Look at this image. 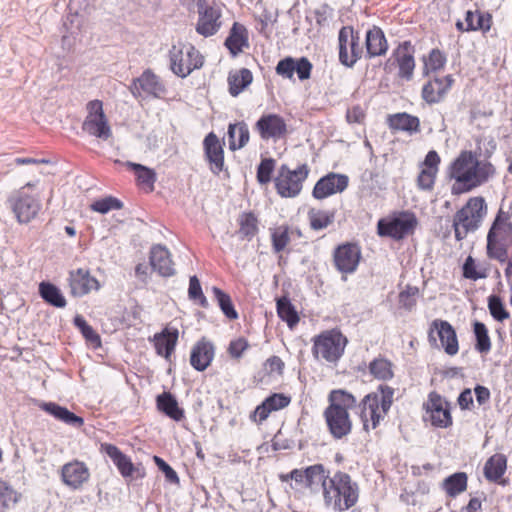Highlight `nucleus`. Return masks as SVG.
I'll list each match as a JSON object with an SVG mask.
<instances>
[{"label": "nucleus", "mask_w": 512, "mask_h": 512, "mask_svg": "<svg viewBox=\"0 0 512 512\" xmlns=\"http://www.w3.org/2000/svg\"><path fill=\"white\" fill-rule=\"evenodd\" d=\"M448 177L454 183L453 195H461L489 182L496 174V168L488 159H481L480 152L462 150L448 167Z\"/></svg>", "instance_id": "nucleus-1"}, {"label": "nucleus", "mask_w": 512, "mask_h": 512, "mask_svg": "<svg viewBox=\"0 0 512 512\" xmlns=\"http://www.w3.org/2000/svg\"><path fill=\"white\" fill-rule=\"evenodd\" d=\"M328 406L323 412L328 431L335 439H341L352 431L349 410L356 407L357 398L345 389H333L328 394Z\"/></svg>", "instance_id": "nucleus-2"}, {"label": "nucleus", "mask_w": 512, "mask_h": 512, "mask_svg": "<svg viewBox=\"0 0 512 512\" xmlns=\"http://www.w3.org/2000/svg\"><path fill=\"white\" fill-rule=\"evenodd\" d=\"M395 388L380 384L356 404L357 415L366 432L375 430L387 416L394 402Z\"/></svg>", "instance_id": "nucleus-3"}, {"label": "nucleus", "mask_w": 512, "mask_h": 512, "mask_svg": "<svg viewBox=\"0 0 512 512\" xmlns=\"http://www.w3.org/2000/svg\"><path fill=\"white\" fill-rule=\"evenodd\" d=\"M512 246V215L499 209L487 233L486 254L489 259L504 263Z\"/></svg>", "instance_id": "nucleus-4"}, {"label": "nucleus", "mask_w": 512, "mask_h": 512, "mask_svg": "<svg viewBox=\"0 0 512 512\" xmlns=\"http://www.w3.org/2000/svg\"><path fill=\"white\" fill-rule=\"evenodd\" d=\"M487 213V205L482 196L470 197L453 216L452 227L455 239L462 241L469 233L476 231Z\"/></svg>", "instance_id": "nucleus-5"}, {"label": "nucleus", "mask_w": 512, "mask_h": 512, "mask_svg": "<svg viewBox=\"0 0 512 512\" xmlns=\"http://www.w3.org/2000/svg\"><path fill=\"white\" fill-rule=\"evenodd\" d=\"M312 354L318 360L337 363L343 356L348 340L339 329L322 331L312 339Z\"/></svg>", "instance_id": "nucleus-6"}, {"label": "nucleus", "mask_w": 512, "mask_h": 512, "mask_svg": "<svg viewBox=\"0 0 512 512\" xmlns=\"http://www.w3.org/2000/svg\"><path fill=\"white\" fill-rule=\"evenodd\" d=\"M310 171V167L306 163L298 165L295 169L282 164L274 178V187L277 194L282 198L297 197L301 193Z\"/></svg>", "instance_id": "nucleus-7"}, {"label": "nucleus", "mask_w": 512, "mask_h": 512, "mask_svg": "<svg viewBox=\"0 0 512 512\" xmlns=\"http://www.w3.org/2000/svg\"><path fill=\"white\" fill-rule=\"evenodd\" d=\"M418 225L413 212L398 211L381 218L377 223V234L395 241L403 240L412 235Z\"/></svg>", "instance_id": "nucleus-8"}, {"label": "nucleus", "mask_w": 512, "mask_h": 512, "mask_svg": "<svg viewBox=\"0 0 512 512\" xmlns=\"http://www.w3.org/2000/svg\"><path fill=\"white\" fill-rule=\"evenodd\" d=\"M170 69L172 72L185 78L194 70L200 69L204 63L202 54L192 45L178 42L169 50Z\"/></svg>", "instance_id": "nucleus-9"}, {"label": "nucleus", "mask_w": 512, "mask_h": 512, "mask_svg": "<svg viewBox=\"0 0 512 512\" xmlns=\"http://www.w3.org/2000/svg\"><path fill=\"white\" fill-rule=\"evenodd\" d=\"M33 187L34 184L28 182L8 199L12 212L21 224L35 219L42 207L39 195L29 192Z\"/></svg>", "instance_id": "nucleus-10"}, {"label": "nucleus", "mask_w": 512, "mask_h": 512, "mask_svg": "<svg viewBox=\"0 0 512 512\" xmlns=\"http://www.w3.org/2000/svg\"><path fill=\"white\" fill-rule=\"evenodd\" d=\"M363 259L362 248L358 242H344L336 246L332 253L334 268L341 274V279L346 281L347 276L354 274Z\"/></svg>", "instance_id": "nucleus-11"}, {"label": "nucleus", "mask_w": 512, "mask_h": 512, "mask_svg": "<svg viewBox=\"0 0 512 512\" xmlns=\"http://www.w3.org/2000/svg\"><path fill=\"white\" fill-rule=\"evenodd\" d=\"M325 503L335 510L344 511L352 507L358 499L356 483L322 482Z\"/></svg>", "instance_id": "nucleus-12"}, {"label": "nucleus", "mask_w": 512, "mask_h": 512, "mask_svg": "<svg viewBox=\"0 0 512 512\" xmlns=\"http://www.w3.org/2000/svg\"><path fill=\"white\" fill-rule=\"evenodd\" d=\"M428 341L431 346L443 349L449 356H455L460 349L456 330L446 320L435 319L430 323Z\"/></svg>", "instance_id": "nucleus-13"}, {"label": "nucleus", "mask_w": 512, "mask_h": 512, "mask_svg": "<svg viewBox=\"0 0 512 512\" xmlns=\"http://www.w3.org/2000/svg\"><path fill=\"white\" fill-rule=\"evenodd\" d=\"M339 61L352 68L364 54L363 44L358 31L352 26H343L338 33Z\"/></svg>", "instance_id": "nucleus-14"}, {"label": "nucleus", "mask_w": 512, "mask_h": 512, "mask_svg": "<svg viewBox=\"0 0 512 512\" xmlns=\"http://www.w3.org/2000/svg\"><path fill=\"white\" fill-rule=\"evenodd\" d=\"M87 115L83 121L82 129L91 136L107 140L112 131L103 110V102L95 99L86 105Z\"/></svg>", "instance_id": "nucleus-15"}, {"label": "nucleus", "mask_w": 512, "mask_h": 512, "mask_svg": "<svg viewBox=\"0 0 512 512\" xmlns=\"http://www.w3.org/2000/svg\"><path fill=\"white\" fill-rule=\"evenodd\" d=\"M198 20L196 32L203 37H211L218 33L222 26V10L216 3H207L205 0L197 2Z\"/></svg>", "instance_id": "nucleus-16"}, {"label": "nucleus", "mask_w": 512, "mask_h": 512, "mask_svg": "<svg viewBox=\"0 0 512 512\" xmlns=\"http://www.w3.org/2000/svg\"><path fill=\"white\" fill-rule=\"evenodd\" d=\"M392 65L398 68L397 76L401 80L410 81L413 78L415 70L414 47L410 41L400 43L392 52L387 60L385 69Z\"/></svg>", "instance_id": "nucleus-17"}, {"label": "nucleus", "mask_w": 512, "mask_h": 512, "mask_svg": "<svg viewBox=\"0 0 512 512\" xmlns=\"http://www.w3.org/2000/svg\"><path fill=\"white\" fill-rule=\"evenodd\" d=\"M424 409L434 427L447 428L452 425L453 418L450 403L437 392L429 393L428 399L424 403Z\"/></svg>", "instance_id": "nucleus-18"}, {"label": "nucleus", "mask_w": 512, "mask_h": 512, "mask_svg": "<svg viewBox=\"0 0 512 512\" xmlns=\"http://www.w3.org/2000/svg\"><path fill=\"white\" fill-rule=\"evenodd\" d=\"M254 129L264 141H277L285 138L288 134L286 120L276 113H265L261 115L256 121Z\"/></svg>", "instance_id": "nucleus-19"}, {"label": "nucleus", "mask_w": 512, "mask_h": 512, "mask_svg": "<svg viewBox=\"0 0 512 512\" xmlns=\"http://www.w3.org/2000/svg\"><path fill=\"white\" fill-rule=\"evenodd\" d=\"M68 286L70 294L74 297H83L98 292L101 288L99 280L87 268L71 270L68 276Z\"/></svg>", "instance_id": "nucleus-20"}, {"label": "nucleus", "mask_w": 512, "mask_h": 512, "mask_svg": "<svg viewBox=\"0 0 512 512\" xmlns=\"http://www.w3.org/2000/svg\"><path fill=\"white\" fill-rule=\"evenodd\" d=\"M441 158L435 150L429 151L423 162L419 164V173L416 184L419 190L432 191L434 189Z\"/></svg>", "instance_id": "nucleus-21"}, {"label": "nucleus", "mask_w": 512, "mask_h": 512, "mask_svg": "<svg viewBox=\"0 0 512 512\" xmlns=\"http://www.w3.org/2000/svg\"><path fill=\"white\" fill-rule=\"evenodd\" d=\"M215 353L216 346L214 342L203 336L191 347L189 363L194 370L203 372L211 366Z\"/></svg>", "instance_id": "nucleus-22"}, {"label": "nucleus", "mask_w": 512, "mask_h": 512, "mask_svg": "<svg viewBox=\"0 0 512 512\" xmlns=\"http://www.w3.org/2000/svg\"><path fill=\"white\" fill-rule=\"evenodd\" d=\"M312 69L313 65L308 58L295 59L290 56L281 59L275 67L276 74L282 78L292 80L296 73L300 81L308 80L311 77Z\"/></svg>", "instance_id": "nucleus-23"}, {"label": "nucleus", "mask_w": 512, "mask_h": 512, "mask_svg": "<svg viewBox=\"0 0 512 512\" xmlns=\"http://www.w3.org/2000/svg\"><path fill=\"white\" fill-rule=\"evenodd\" d=\"M349 183L348 176L330 172L321 177L313 187L312 196L317 200H323L337 193H342Z\"/></svg>", "instance_id": "nucleus-24"}, {"label": "nucleus", "mask_w": 512, "mask_h": 512, "mask_svg": "<svg viewBox=\"0 0 512 512\" xmlns=\"http://www.w3.org/2000/svg\"><path fill=\"white\" fill-rule=\"evenodd\" d=\"M203 150L210 171L219 175L225 167L224 143L214 132H210L203 140Z\"/></svg>", "instance_id": "nucleus-25"}, {"label": "nucleus", "mask_w": 512, "mask_h": 512, "mask_svg": "<svg viewBox=\"0 0 512 512\" xmlns=\"http://www.w3.org/2000/svg\"><path fill=\"white\" fill-rule=\"evenodd\" d=\"M100 452L106 454L112 460L123 477H132L134 472H136L137 477L145 476L143 469L135 467L131 459L116 445L111 443H102L100 445Z\"/></svg>", "instance_id": "nucleus-26"}, {"label": "nucleus", "mask_w": 512, "mask_h": 512, "mask_svg": "<svg viewBox=\"0 0 512 512\" xmlns=\"http://www.w3.org/2000/svg\"><path fill=\"white\" fill-rule=\"evenodd\" d=\"M290 403V396L283 393H273L254 409L250 414V420L257 425H261L272 412L284 409Z\"/></svg>", "instance_id": "nucleus-27"}, {"label": "nucleus", "mask_w": 512, "mask_h": 512, "mask_svg": "<svg viewBox=\"0 0 512 512\" xmlns=\"http://www.w3.org/2000/svg\"><path fill=\"white\" fill-rule=\"evenodd\" d=\"M454 84L452 75L434 77L425 83L421 90L422 99L432 105L441 102Z\"/></svg>", "instance_id": "nucleus-28"}, {"label": "nucleus", "mask_w": 512, "mask_h": 512, "mask_svg": "<svg viewBox=\"0 0 512 512\" xmlns=\"http://www.w3.org/2000/svg\"><path fill=\"white\" fill-rule=\"evenodd\" d=\"M386 124L392 133H405L412 136L421 132L419 117L407 112L388 114Z\"/></svg>", "instance_id": "nucleus-29"}, {"label": "nucleus", "mask_w": 512, "mask_h": 512, "mask_svg": "<svg viewBox=\"0 0 512 512\" xmlns=\"http://www.w3.org/2000/svg\"><path fill=\"white\" fill-rule=\"evenodd\" d=\"M149 262L152 269L162 277H171L175 274V264L170 251L163 245L151 247Z\"/></svg>", "instance_id": "nucleus-30"}, {"label": "nucleus", "mask_w": 512, "mask_h": 512, "mask_svg": "<svg viewBox=\"0 0 512 512\" xmlns=\"http://www.w3.org/2000/svg\"><path fill=\"white\" fill-rule=\"evenodd\" d=\"M179 339V331L175 327L166 326L161 332L154 334L153 344L157 355L170 360L175 352Z\"/></svg>", "instance_id": "nucleus-31"}, {"label": "nucleus", "mask_w": 512, "mask_h": 512, "mask_svg": "<svg viewBox=\"0 0 512 512\" xmlns=\"http://www.w3.org/2000/svg\"><path fill=\"white\" fill-rule=\"evenodd\" d=\"M365 48V55L369 59L386 55L389 44L380 27L374 25L366 31Z\"/></svg>", "instance_id": "nucleus-32"}, {"label": "nucleus", "mask_w": 512, "mask_h": 512, "mask_svg": "<svg viewBox=\"0 0 512 512\" xmlns=\"http://www.w3.org/2000/svg\"><path fill=\"white\" fill-rule=\"evenodd\" d=\"M132 92L136 97H142L143 95L159 97L165 92V87L154 73L147 70L134 82V90Z\"/></svg>", "instance_id": "nucleus-33"}, {"label": "nucleus", "mask_w": 512, "mask_h": 512, "mask_svg": "<svg viewBox=\"0 0 512 512\" xmlns=\"http://www.w3.org/2000/svg\"><path fill=\"white\" fill-rule=\"evenodd\" d=\"M157 409L174 421H182L185 418L184 410L179 407L176 398L170 392H163L156 398Z\"/></svg>", "instance_id": "nucleus-34"}, {"label": "nucleus", "mask_w": 512, "mask_h": 512, "mask_svg": "<svg viewBox=\"0 0 512 512\" xmlns=\"http://www.w3.org/2000/svg\"><path fill=\"white\" fill-rule=\"evenodd\" d=\"M229 149L231 151L240 150L245 147L250 140L249 127L245 121L230 123L228 126Z\"/></svg>", "instance_id": "nucleus-35"}, {"label": "nucleus", "mask_w": 512, "mask_h": 512, "mask_svg": "<svg viewBox=\"0 0 512 512\" xmlns=\"http://www.w3.org/2000/svg\"><path fill=\"white\" fill-rule=\"evenodd\" d=\"M248 45V31L246 27L235 22L230 29L229 36L225 40V46L235 56L242 52L243 48L248 47Z\"/></svg>", "instance_id": "nucleus-36"}, {"label": "nucleus", "mask_w": 512, "mask_h": 512, "mask_svg": "<svg viewBox=\"0 0 512 512\" xmlns=\"http://www.w3.org/2000/svg\"><path fill=\"white\" fill-rule=\"evenodd\" d=\"M124 165L134 172L138 187L146 192H152L154 190L157 175L153 169L130 161L125 162Z\"/></svg>", "instance_id": "nucleus-37"}, {"label": "nucleus", "mask_w": 512, "mask_h": 512, "mask_svg": "<svg viewBox=\"0 0 512 512\" xmlns=\"http://www.w3.org/2000/svg\"><path fill=\"white\" fill-rule=\"evenodd\" d=\"M39 408L68 425L79 428L84 424L83 418L54 402H42Z\"/></svg>", "instance_id": "nucleus-38"}, {"label": "nucleus", "mask_w": 512, "mask_h": 512, "mask_svg": "<svg viewBox=\"0 0 512 512\" xmlns=\"http://www.w3.org/2000/svg\"><path fill=\"white\" fill-rule=\"evenodd\" d=\"M253 81V74L247 68L231 71L228 74V91L233 97L242 93Z\"/></svg>", "instance_id": "nucleus-39"}, {"label": "nucleus", "mask_w": 512, "mask_h": 512, "mask_svg": "<svg viewBox=\"0 0 512 512\" xmlns=\"http://www.w3.org/2000/svg\"><path fill=\"white\" fill-rule=\"evenodd\" d=\"M369 374L376 380L387 382L394 378L392 361L382 355L374 358L368 365Z\"/></svg>", "instance_id": "nucleus-40"}, {"label": "nucleus", "mask_w": 512, "mask_h": 512, "mask_svg": "<svg viewBox=\"0 0 512 512\" xmlns=\"http://www.w3.org/2000/svg\"><path fill=\"white\" fill-rule=\"evenodd\" d=\"M238 235L241 239L250 241L259 232V220L256 214L252 211L243 212L237 218Z\"/></svg>", "instance_id": "nucleus-41"}, {"label": "nucleus", "mask_w": 512, "mask_h": 512, "mask_svg": "<svg viewBox=\"0 0 512 512\" xmlns=\"http://www.w3.org/2000/svg\"><path fill=\"white\" fill-rule=\"evenodd\" d=\"M271 247L275 254H281L291 243V234L293 233L288 224H281L269 229Z\"/></svg>", "instance_id": "nucleus-42"}, {"label": "nucleus", "mask_w": 512, "mask_h": 512, "mask_svg": "<svg viewBox=\"0 0 512 512\" xmlns=\"http://www.w3.org/2000/svg\"><path fill=\"white\" fill-rule=\"evenodd\" d=\"M276 311L278 317L284 321L290 329H294L300 322L299 314L288 296L276 299Z\"/></svg>", "instance_id": "nucleus-43"}, {"label": "nucleus", "mask_w": 512, "mask_h": 512, "mask_svg": "<svg viewBox=\"0 0 512 512\" xmlns=\"http://www.w3.org/2000/svg\"><path fill=\"white\" fill-rule=\"evenodd\" d=\"M335 211L319 208H310L307 212L309 226L313 231H320L328 228L335 220Z\"/></svg>", "instance_id": "nucleus-44"}, {"label": "nucleus", "mask_w": 512, "mask_h": 512, "mask_svg": "<svg viewBox=\"0 0 512 512\" xmlns=\"http://www.w3.org/2000/svg\"><path fill=\"white\" fill-rule=\"evenodd\" d=\"M507 469V458L504 454L496 453L489 457L484 465V475L487 480H499Z\"/></svg>", "instance_id": "nucleus-45"}, {"label": "nucleus", "mask_w": 512, "mask_h": 512, "mask_svg": "<svg viewBox=\"0 0 512 512\" xmlns=\"http://www.w3.org/2000/svg\"><path fill=\"white\" fill-rule=\"evenodd\" d=\"M39 294L46 303L54 307L64 308L67 304L60 289L50 282L43 281L39 284Z\"/></svg>", "instance_id": "nucleus-46"}, {"label": "nucleus", "mask_w": 512, "mask_h": 512, "mask_svg": "<svg viewBox=\"0 0 512 512\" xmlns=\"http://www.w3.org/2000/svg\"><path fill=\"white\" fill-rule=\"evenodd\" d=\"M287 477L291 480H326L328 475L325 474L322 464H316L305 469H294Z\"/></svg>", "instance_id": "nucleus-47"}, {"label": "nucleus", "mask_w": 512, "mask_h": 512, "mask_svg": "<svg viewBox=\"0 0 512 512\" xmlns=\"http://www.w3.org/2000/svg\"><path fill=\"white\" fill-rule=\"evenodd\" d=\"M212 293L223 314L229 320H236L238 318V313L233 305L230 295L216 286L212 287Z\"/></svg>", "instance_id": "nucleus-48"}, {"label": "nucleus", "mask_w": 512, "mask_h": 512, "mask_svg": "<svg viewBox=\"0 0 512 512\" xmlns=\"http://www.w3.org/2000/svg\"><path fill=\"white\" fill-rule=\"evenodd\" d=\"M473 333L476 340L475 349L480 353L487 354L491 350L492 343L486 325L475 321L473 323Z\"/></svg>", "instance_id": "nucleus-49"}, {"label": "nucleus", "mask_w": 512, "mask_h": 512, "mask_svg": "<svg viewBox=\"0 0 512 512\" xmlns=\"http://www.w3.org/2000/svg\"><path fill=\"white\" fill-rule=\"evenodd\" d=\"M62 477L63 480H87L89 470L83 462L75 460L63 466Z\"/></svg>", "instance_id": "nucleus-50"}, {"label": "nucleus", "mask_w": 512, "mask_h": 512, "mask_svg": "<svg viewBox=\"0 0 512 512\" xmlns=\"http://www.w3.org/2000/svg\"><path fill=\"white\" fill-rule=\"evenodd\" d=\"M424 73L437 72L443 69L447 62V57L443 51L438 48L432 49L429 54L423 58Z\"/></svg>", "instance_id": "nucleus-51"}, {"label": "nucleus", "mask_w": 512, "mask_h": 512, "mask_svg": "<svg viewBox=\"0 0 512 512\" xmlns=\"http://www.w3.org/2000/svg\"><path fill=\"white\" fill-rule=\"evenodd\" d=\"M73 323L88 342L93 344L95 347H99L101 345V338L99 334L87 323L83 316L76 315L73 319Z\"/></svg>", "instance_id": "nucleus-52"}, {"label": "nucleus", "mask_w": 512, "mask_h": 512, "mask_svg": "<svg viewBox=\"0 0 512 512\" xmlns=\"http://www.w3.org/2000/svg\"><path fill=\"white\" fill-rule=\"evenodd\" d=\"M488 309L492 318L498 322H504L509 319L510 313L505 308L502 299L497 295L488 297Z\"/></svg>", "instance_id": "nucleus-53"}, {"label": "nucleus", "mask_w": 512, "mask_h": 512, "mask_svg": "<svg viewBox=\"0 0 512 512\" xmlns=\"http://www.w3.org/2000/svg\"><path fill=\"white\" fill-rule=\"evenodd\" d=\"M462 275L466 279L476 281L486 278L487 271L485 268L479 267L475 259L469 255L462 266Z\"/></svg>", "instance_id": "nucleus-54"}, {"label": "nucleus", "mask_w": 512, "mask_h": 512, "mask_svg": "<svg viewBox=\"0 0 512 512\" xmlns=\"http://www.w3.org/2000/svg\"><path fill=\"white\" fill-rule=\"evenodd\" d=\"M250 348L247 338L240 336L232 339L227 346V354L235 361H240L245 352Z\"/></svg>", "instance_id": "nucleus-55"}, {"label": "nucleus", "mask_w": 512, "mask_h": 512, "mask_svg": "<svg viewBox=\"0 0 512 512\" xmlns=\"http://www.w3.org/2000/svg\"><path fill=\"white\" fill-rule=\"evenodd\" d=\"M188 296L202 308H208V300L203 294L199 279L195 275L191 276L189 279Z\"/></svg>", "instance_id": "nucleus-56"}, {"label": "nucleus", "mask_w": 512, "mask_h": 512, "mask_svg": "<svg viewBox=\"0 0 512 512\" xmlns=\"http://www.w3.org/2000/svg\"><path fill=\"white\" fill-rule=\"evenodd\" d=\"M276 161L273 158H264L257 167V181L264 185L271 181L272 173L275 170Z\"/></svg>", "instance_id": "nucleus-57"}, {"label": "nucleus", "mask_w": 512, "mask_h": 512, "mask_svg": "<svg viewBox=\"0 0 512 512\" xmlns=\"http://www.w3.org/2000/svg\"><path fill=\"white\" fill-rule=\"evenodd\" d=\"M123 206L122 202L115 197L109 196L94 201L90 205V209L95 212L105 214L111 210L121 209Z\"/></svg>", "instance_id": "nucleus-58"}, {"label": "nucleus", "mask_w": 512, "mask_h": 512, "mask_svg": "<svg viewBox=\"0 0 512 512\" xmlns=\"http://www.w3.org/2000/svg\"><path fill=\"white\" fill-rule=\"evenodd\" d=\"M20 494L13 490L7 482H0V509L14 505L19 500Z\"/></svg>", "instance_id": "nucleus-59"}, {"label": "nucleus", "mask_w": 512, "mask_h": 512, "mask_svg": "<svg viewBox=\"0 0 512 512\" xmlns=\"http://www.w3.org/2000/svg\"><path fill=\"white\" fill-rule=\"evenodd\" d=\"M419 289L415 286H407L399 294V302L405 309H412L416 305V297L418 296Z\"/></svg>", "instance_id": "nucleus-60"}, {"label": "nucleus", "mask_w": 512, "mask_h": 512, "mask_svg": "<svg viewBox=\"0 0 512 512\" xmlns=\"http://www.w3.org/2000/svg\"><path fill=\"white\" fill-rule=\"evenodd\" d=\"M366 119V109L360 104L350 106L346 111V121L349 124H363Z\"/></svg>", "instance_id": "nucleus-61"}, {"label": "nucleus", "mask_w": 512, "mask_h": 512, "mask_svg": "<svg viewBox=\"0 0 512 512\" xmlns=\"http://www.w3.org/2000/svg\"><path fill=\"white\" fill-rule=\"evenodd\" d=\"M285 368V363L278 356H271L266 359L264 363V369L269 375L277 374L282 375Z\"/></svg>", "instance_id": "nucleus-62"}, {"label": "nucleus", "mask_w": 512, "mask_h": 512, "mask_svg": "<svg viewBox=\"0 0 512 512\" xmlns=\"http://www.w3.org/2000/svg\"><path fill=\"white\" fill-rule=\"evenodd\" d=\"M476 31L488 32L492 26V15L488 12L476 11Z\"/></svg>", "instance_id": "nucleus-63"}, {"label": "nucleus", "mask_w": 512, "mask_h": 512, "mask_svg": "<svg viewBox=\"0 0 512 512\" xmlns=\"http://www.w3.org/2000/svg\"><path fill=\"white\" fill-rule=\"evenodd\" d=\"M457 403L461 410H471L474 406L472 391L470 388H465L457 398Z\"/></svg>", "instance_id": "nucleus-64"}]
</instances>
